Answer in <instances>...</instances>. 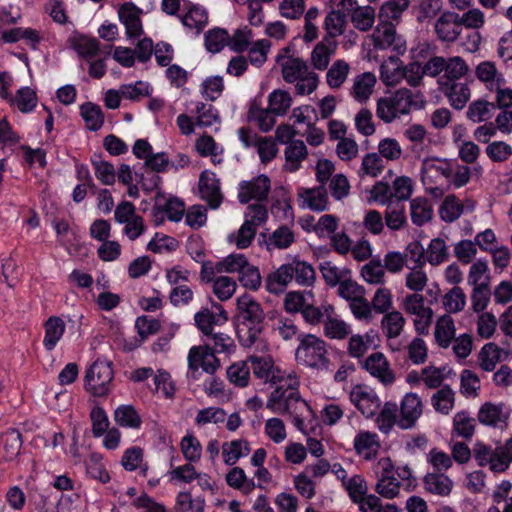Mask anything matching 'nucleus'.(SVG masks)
Here are the masks:
<instances>
[{
    "instance_id": "15",
    "label": "nucleus",
    "mask_w": 512,
    "mask_h": 512,
    "mask_svg": "<svg viewBox=\"0 0 512 512\" xmlns=\"http://www.w3.org/2000/svg\"><path fill=\"white\" fill-rule=\"evenodd\" d=\"M297 197L298 205L303 209L322 212L329 205L328 194L323 185L314 188L300 187L297 189Z\"/></svg>"
},
{
    "instance_id": "60",
    "label": "nucleus",
    "mask_w": 512,
    "mask_h": 512,
    "mask_svg": "<svg viewBox=\"0 0 512 512\" xmlns=\"http://www.w3.org/2000/svg\"><path fill=\"white\" fill-rule=\"evenodd\" d=\"M359 512H398L393 504L383 505L381 499L375 494H367L354 503Z\"/></svg>"
},
{
    "instance_id": "11",
    "label": "nucleus",
    "mask_w": 512,
    "mask_h": 512,
    "mask_svg": "<svg viewBox=\"0 0 512 512\" xmlns=\"http://www.w3.org/2000/svg\"><path fill=\"white\" fill-rule=\"evenodd\" d=\"M362 368L385 387L393 385L396 381V374L382 352L370 354L362 362Z\"/></svg>"
},
{
    "instance_id": "46",
    "label": "nucleus",
    "mask_w": 512,
    "mask_h": 512,
    "mask_svg": "<svg viewBox=\"0 0 512 512\" xmlns=\"http://www.w3.org/2000/svg\"><path fill=\"white\" fill-rule=\"evenodd\" d=\"M115 422L125 428L139 429L142 419L132 405H120L114 411Z\"/></svg>"
},
{
    "instance_id": "24",
    "label": "nucleus",
    "mask_w": 512,
    "mask_h": 512,
    "mask_svg": "<svg viewBox=\"0 0 512 512\" xmlns=\"http://www.w3.org/2000/svg\"><path fill=\"white\" fill-rule=\"evenodd\" d=\"M43 328V346L47 351H52L62 339L66 330V324L62 318L58 316H50L44 322Z\"/></svg>"
},
{
    "instance_id": "57",
    "label": "nucleus",
    "mask_w": 512,
    "mask_h": 512,
    "mask_svg": "<svg viewBox=\"0 0 512 512\" xmlns=\"http://www.w3.org/2000/svg\"><path fill=\"white\" fill-rule=\"evenodd\" d=\"M195 148L201 156H210L214 164L222 162V147H219L213 137L204 135L195 142Z\"/></svg>"
},
{
    "instance_id": "8",
    "label": "nucleus",
    "mask_w": 512,
    "mask_h": 512,
    "mask_svg": "<svg viewBox=\"0 0 512 512\" xmlns=\"http://www.w3.org/2000/svg\"><path fill=\"white\" fill-rule=\"evenodd\" d=\"M253 374L265 383L280 386L288 380V376H294V371L281 370L274 365L270 357L251 356L249 358Z\"/></svg>"
},
{
    "instance_id": "47",
    "label": "nucleus",
    "mask_w": 512,
    "mask_h": 512,
    "mask_svg": "<svg viewBox=\"0 0 512 512\" xmlns=\"http://www.w3.org/2000/svg\"><path fill=\"white\" fill-rule=\"evenodd\" d=\"M295 241V235L291 228L286 225L278 227L272 232L266 241L268 250L287 249Z\"/></svg>"
},
{
    "instance_id": "27",
    "label": "nucleus",
    "mask_w": 512,
    "mask_h": 512,
    "mask_svg": "<svg viewBox=\"0 0 512 512\" xmlns=\"http://www.w3.org/2000/svg\"><path fill=\"white\" fill-rule=\"evenodd\" d=\"M383 216L385 225L391 231L402 230L408 224L405 203L399 200H394L386 205Z\"/></svg>"
},
{
    "instance_id": "6",
    "label": "nucleus",
    "mask_w": 512,
    "mask_h": 512,
    "mask_svg": "<svg viewBox=\"0 0 512 512\" xmlns=\"http://www.w3.org/2000/svg\"><path fill=\"white\" fill-rule=\"evenodd\" d=\"M112 379L111 362L97 359L86 371L85 389L94 396H105L110 391Z\"/></svg>"
},
{
    "instance_id": "44",
    "label": "nucleus",
    "mask_w": 512,
    "mask_h": 512,
    "mask_svg": "<svg viewBox=\"0 0 512 512\" xmlns=\"http://www.w3.org/2000/svg\"><path fill=\"white\" fill-rule=\"evenodd\" d=\"M290 263L292 276L301 286H312L316 280V273L313 266L298 258L293 259Z\"/></svg>"
},
{
    "instance_id": "26",
    "label": "nucleus",
    "mask_w": 512,
    "mask_h": 512,
    "mask_svg": "<svg viewBox=\"0 0 512 512\" xmlns=\"http://www.w3.org/2000/svg\"><path fill=\"white\" fill-rule=\"evenodd\" d=\"M403 61L394 56L386 58L380 65V80L386 86H396L402 82Z\"/></svg>"
},
{
    "instance_id": "1",
    "label": "nucleus",
    "mask_w": 512,
    "mask_h": 512,
    "mask_svg": "<svg viewBox=\"0 0 512 512\" xmlns=\"http://www.w3.org/2000/svg\"><path fill=\"white\" fill-rule=\"evenodd\" d=\"M420 175L425 191L434 198H441L445 186L460 188L466 185L471 170L455 159L427 157L422 160Z\"/></svg>"
},
{
    "instance_id": "13",
    "label": "nucleus",
    "mask_w": 512,
    "mask_h": 512,
    "mask_svg": "<svg viewBox=\"0 0 512 512\" xmlns=\"http://www.w3.org/2000/svg\"><path fill=\"white\" fill-rule=\"evenodd\" d=\"M188 366L193 372L202 368L204 372L213 374L219 368L220 361L209 344L205 343V345L194 346L189 350Z\"/></svg>"
},
{
    "instance_id": "39",
    "label": "nucleus",
    "mask_w": 512,
    "mask_h": 512,
    "mask_svg": "<svg viewBox=\"0 0 512 512\" xmlns=\"http://www.w3.org/2000/svg\"><path fill=\"white\" fill-rule=\"evenodd\" d=\"M455 324L449 315H443L436 321L434 336L436 343L442 348H448L455 338Z\"/></svg>"
},
{
    "instance_id": "50",
    "label": "nucleus",
    "mask_w": 512,
    "mask_h": 512,
    "mask_svg": "<svg viewBox=\"0 0 512 512\" xmlns=\"http://www.w3.org/2000/svg\"><path fill=\"white\" fill-rule=\"evenodd\" d=\"M291 106L292 97L290 93L285 90H273L268 95V108L277 116L286 115Z\"/></svg>"
},
{
    "instance_id": "36",
    "label": "nucleus",
    "mask_w": 512,
    "mask_h": 512,
    "mask_svg": "<svg viewBox=\"0 0 512 512\" xmlns=\"http://www.w3.org/2000/svg\"><path fill=\"white\" fill-rule=\"evenodd\" d=\"M409 208L411 221L416 226H423L433 218V207L424 197L411 199Z\"/></svg>"
},
{
    "instance_id": "3",
    "label": "nucleus",
    "mask_w": 512,
    "mask_h": 512,
    "mask_svg": "<svg viewBox=\"0 0 512 512\" xmlns=\"http://www.w3.org/2000/svg\"><path fill=\"white\" fill-rule=\"evenodd\" d=\"M237 337L239 343L246 348L251 347L259 339L263 331L265 312L261 304L249 294L236 299Z\"/></svg>"
},
{
    "instance_id": "20",
    "label": "nucleus",
    "mask_w": 512,
    "mask_h": 512,
    "mask_svg": "<svg viewBox=\"0 0 512 512\" xmlns=\"http://www.w3.org/2000/svg\"><path fill=\"white\" fill-rule=\"evenodd\" d=\"M380 446L378 435L370 431H359L353 440V447L356 454L366 461H371L376 458Z\"/></svg>"
},
{
    "instance_id": "45",
    "label": "nucleus",
    "mask_w": 512,
    "mask_h": 512,
    "mask_svg": "<svg viewBox=\"0 0 512 512\" xmlns=\"http://www.w3.org/2000/svg\"><path fill=\"white\" fill-rule=\"evenodd\" d=\"M375 336L376 335L373 330L368 331L364 335H352L348 341V354L353 358L363 357L369 350L371 344L374 343Z\"/></svg>"
},
{
    "instance_id": "52",
    "label": "nucleus",
    "mask_w": 512,
    "mask_h": 512,
    "mask_svg": "<svg viewBox=\"0 0 512 512\" xmlns=\"http://www.w3.org/2000/svg\"><path fill=\"white\" fill-rule=\"evenodd\" d=\"M383 169L384 163L381 156L376 152L367 153L362 158L358 175L360 178L365 176L376 178L382 173Z\"/></svg>"
},
{
    "instance_id": "37",
    "label": "nucleus",
    "mask_w": 512,
    "mask_h": 512,
    "mask_svg": "<svg viewBox=\"0 0 512 512\" xmlns=\"http://www.w3.org/2000/svg\"><path fill=\"white\" fill-rule=\"evenodd\" d=\"M509 413L503 403L487 402L482 406V424L492 427H502L505 425Z\"/></svg>"
},
{
    "instance_id": "38",
    "label": "nucleus",
    "mask_w": 512,
    "mask_h": 512,
    "mask_svg": "<svg viewBox=\"0 0 512 512\" xmlns=\"http://www.w3.org/2000/svg\"><path fill=\"white\" fill-rule=\"evenodd\" d=\"M351 71L350 64L344 59L335 60L327 68L326 83L331 89H339L346 82Z\"/></svg>"
},
{
    "instance_id": "48",
    "label": "nucleus",
    "mask_w": 512,
    "mask_h": 512,
    "mask_svg": "<svg viewBox=\"0 0 512 512\" xmlns=\"http://www.w3.org/2000/svg\"><path fill=\"white\" fill-rule=\"evenodd\" d=\"M80 113L86 127L91 131H98L104 124V115L100 106L87 102L80 106Z\"/></svg>"
},
{
    "instance_id": "18",
    "label": "nucleus",
    "mask_w": 512,
    "mask_h": 512,
    "mask_svg": "<svg viewBox=\"0 0 512 512\" xmlns=\"http://www.w3.org/2000/svg\"><path fill=\"white\" fill-rule=\"evenodd\" d=\"M199 192L201 198L208 203L210 208L217 209L223 200L220 183L215 173L204 171L199 178Z\"/></svg>"
},
{
    "instance_id": "7",
    "label": "nucleus",
    "mask_w": 512,
    "mask_h": 512,
    "mask_svg": "<svg viewBox=\"0 0 512 512\" xmlns=\"http://www.w3.org/2000/svg\"><path fill=\"white\" fill-rule=\"evenodd\" d=\"M381 19V23L376 26L371 35L373 46L380 50L391 49L396 54L403 55L407 50L406 41L396 33L392 23L394 20Z\"/></svg>"
},
{
    "instance_id": "41",
    "label": "nucleus",
    "mask_w": 512,
    "mask_h": 512,
    "mask_svg": "<svg viewBox=\"0 0 512 512\" xmlns=\"http://www.w3.org/2000/svg\"><path fill=\"white\" fill-rule=\"evenodd\" d=\"M351 333V326L339 318L335 309L327 316L324 322V334L330 339L342 340Z\"/></svg>"
},
{
    "instance_id": "63",
    "label": "nucleus",
    "mask_w": 512,
    "mask_h": 512,
    "mask_svg": "<svg viewBox=\"0 0 512 512\" xmlns=\"http://www.w3.org/2000/svg\"><path fill=\"white\" fill-rule=\"evenodd\" d=\"M248 264L247 258L241 253H232L216 263L217 273H240Z\"/></svg>"
},
{
    "instance_id": "59",
    "label": "nucleus",
    "mask_w": 512,
    "mask_h": 512,
    "mask_svg": "<svg viewBox=\"0 0 512 512\" xmlns=\"http://www.w3.org/2000/svg\"><path fill=\"white\" fill-rule=\"evenodd\" d=\"M424 265H415L409 268L405 275V286L413 293L422 292L428 283V276L423 270Z\"/></svg>"
},
{
    "instance_id": "49",
    "label": "nucleus",
    "mask_w": 512,
    "mask_h": 512,
    "mask_svg": "<svg viewBox=\"0 0 512 512\" xmlns=\"http://www.w3.org/2000/svg\"><path fill=\"white\" fill-rule=\"evenodd\" d=\"M442 91L448 97L451 106L457 110L464 108L470 99V89L463 83H452L445 86Z\"/></svg>"
},
{
    "instance_id": "19",
    "label": "nucleus",
    "mask_w": 512,
    "mask_h": 512,
    "mask_svg": "<svg viewBox=\"0 0 512 512\" xmlns=\"http://www.w3.org/2000/svg\"><path fill=\"white\" fill-rule=\"evenodd\" d=\"M141 14L142 10L132 3H125L120 7L118 15L121 23L125 26L127 38L132 39L142 35Z\"/></svg>"
},
{
    "instance_id": "32",
    "label": "nucleus",
    "mask_w": 512,
    "mask_h": 512,
    "mask_svg": "<svg viewBox=\"0 0 512 512\" xmlns=\"http://www.w3.org/2000/svg\"><path fill=\"white\" fill-rule=\"evenodd\" d=\"M319 271L327 286L337 287L346 278L350 277L352 271L345 266H337L330 260L322 261L319 264Z\"/></svg>"
},
{
    "instance_id": "4",
    "label": "nucleus",
    "mask_w": 512,
    "mask_h": 512,
    "mask_svg": "<svg viewBox=\"0 0 512 512\" xmlns=\"http://www.w3.org/2000/svg\"><path fill=\"white\" fill-rule=\"evenodd\" d=\"M424 99L421 93L408 88H400L380 97L376 102V116L385 124L410 114L413 108H422Z\"/></svg>"
},
{
    "instance_id": "29",
    "label": "nucleus",
    "mask_w": 512,
    "mask_h": 512,
    "mask_svg": "<svg viewBox=\"0 0 512 512\" xmlns=\"http://www.w3.org/2000/svg\"><path fill=\"white\" fill-rule=\"evenodd\" d=\"M180 20L184 27L200 34L208 24V12L198 4H191Z\"/></svg>"
},
{
    "instance_id": "23",
    "label": "nucleus",
    "mask_w": 512,
    "mask_h": 512,
    "mask_svg": "<svg viewBox=\"0 0 512 512\" xmlns=\"http://www.w3.org/2000/svg\"><path fill=\"white\" fill-rule=\"evenodd\" d=\"M250 451V443L243 438L224 442L221 446L223 462L229 466L235 465L241 458L248 456Z\"/></svg>"
},
{
    "instance_id": "35",
    "label": "nucleus",
    "mask_w": 512,
    "mask_h": 512,
    "mask_svg": "<svg viewBox=\"0 0 512 512\" xmlns=\"http://www.w3.org/2000/svg\"><path fill=\"white\" fill-rule=\"evenodd\" d=\"M467 70L468 67L461 57L455 56L446 58L444 72L439 80L441 89H444L445 86H449L452 83H456L455 81L463 77Z\"/></svg>"
},
{
    "instance_id": "61",
    "label": "nucleus",
    "mask_w": 512,
    "mask_h": 512,
    "mask_svg": "<svg viewBox=\"0 0 512 512\" xmlns=\"http://www.w3.org/2000/svg\"><path fill=\"white\" fill-rule=\"evenodd\" d=\"M237 289L236 281L228 276H218L213 280L212 291L220 301L232 298Z\"/></svg>"
},
{
    "instance_id": "22",
    "label": "nucleus",
    "mask_w": 512,
    "mask_h": 512,
    "mask_svg": "<svg viewBox=\"0 0 512 512\" xmlns=\"http://www.w3.org/2000/svg\"><path fill=\"white\" fill-rule=\"evenodd\" d=\"M307 156L308 149L302 140L289 142L284 150V170L291 173L298 171Z\"/></svg>"
},
{
    "instance_id": "25",
    "label": "nucleus",
    "mask_w": 512,
    "mask_h": 512,
    "mask_svg": "<svg viewBox=\"0 0 512 512\" xmlns=\"http://www.w3.org/2000/svg\"><path fill=\"white\" fill-rule=\"evenodd\" d=\"M377 78L372 72H364L354 77L350 90L351 96L358 102H366L374 91Z\"/></svg>"
},
{
    "instance_id": "16",
    "label": "nucleus",
    "mask_w": 512,
    "mask_h": 512,
    "mask_svg": "<svg viewBox=\"0 0 512 512\" xmlns=\"http://www.w3.org/2000/svg\"><path fill=\"white\" fill-rule=\"evenodd\" d=\"M213 307L216 308L217 312H213L205 308L194 315V321L197 328L206 337L212 336L215 325H222L228 320L227 312L222 305L219 303H213Z\"/></svg>"
},
{
    "instance_id": "17",
    "label": "nucleus",
    "mask_w": 512,
    "mask_h": 512,
    "mask_svg": "<svg viewBox=\"0 0 512 512\" xmlns=\"http://www.w3.org/2000/svg\"><path fill=\"white\" fill-rule=\"evenodd\" d=\"M434 30L439 40L454 42L461 33L460 15L450 11L442 13L434 23Z\"/></svg>"
},
{
    "instance_id": "53",
    "label": "nucleus",
    "mask_w": 512,
    "mask_h": 512,
    "mask_svg": "<svg viewBox=\"0 0 512 512\" xmlns=\"http://www.w3.org/2000/svg\"><path fill=\"white\" fill-rule=\"evenodd\" d=\"M204 44L207 51L219 53L225 46H229V34L223 28H213L204 35Z\"/></svg>"
},
{
    "instance_id": "12",
    "label": "nucleus",
    "mask_w": 512,
    "mask_h": 512,
    "mask_svg": "<svg viewBox=\"0 0 512 512\" xmlns=\"http://www.w3.org/2000/svg\"><path fill=\"white\" fill-rule=\"evenodd\" d=\"M270 189L269 177L260 174L251 180L239 183L237 198L242 204H247L250 201L262 202L267 199Z\"/></svg>"
},
{
    "instance_id": "55",
    "label": "nucleus",
    "mask_w": 512,
    "mask_h": 512,
    "mask_svg": "<svg viewBox=\"0 0 512 512\" xmlns=\"http://www.w3.org/2000/svg\"><path fill=\"white\" fill-rule=\"evenodd\" d=\"M226 482L231 488L241 490L245 494L251 493L255 488L254 481L249 479L245 471L237 466L226 474Z\"/></svg>"
},
{
    "instance_id": "30",
    "label": "nucleus",
    "mask_w": 512,
    "mask_h": 512,
    "mask_svg": "<svg viewBox=\"0 0 512 512\" xmlns=\"http://www.w3.org/2000/svg\"><path fill=\"white\" fill-rule=\"evenodd\" d=\"M405 324L403 314L398 310H392L382 317L380 328L386 340H395L404 331Z\"/></svg>"
},
{
    "instance_id": "42",
    "label": "nucleus",
    "mask_w": 512,
    "mask_h": 512,
    "mask_svg": "<svg viewBox=\"0 0 512 512\" xmlns=\"http://www.w3.org/2000/svg\"><path fill=\"white\" fill-rule=\"evenodd\" d=\"M423 482L428 492L443 497L448 496L453 487L452 480L444 474L428 473Z\"/></svg>"
},
{
    "instance_id": "9",
    "label": "nucleus",
    "mask_w": 512,
    "mask_h": 512,
    "mask_svg": "<svg viewBox=\"0 0 512 512\" xmlns=\"http://www.w3.org/2000/svg\"><path fill=\"white\" fill-rule=\"evenodd\" d=\"M351 403L366 418L377 414L381 406V401L373 388L365 384H357L352 387L349 393Z\"/></svg>"
},
{
    "instance_id": "54",
    "label": "nucleus",
    "mask_w": 512,
    "mask_h": 512,
    "mask_svg": "<svg viewBox=\"0 0 512 512\" xmlns=\"http://www.w3.org/2000/svg\"><path fill=\"white\" fill-rule=\"evenodd\" d=\"M227 413L221 407L210 406L200 409L194 419V423L198 427H204L209 424H220L226 420Z\"/></svg>"
},
{
    "instance_id": "14",
    "label": "nucleus",
    "mask_w": 512,
    "mask_h": 512,
    "mask_svg": "<svg viewBox=\"0 0 512 512\" xmlns=\"http://www.w3.org/2000/svg\"><path fill=\"white\" fill-rule=\"evenodd\" d=\"M398 409V412H400L398 426L404 430L411 429L422 415V400L416 393H407L402 398Z\"/></svg>"
},
{
    "instance_id": "56",
    "label": "nucleus",
    "mask_w": 512,
    "mask_h": 512,
    "mask_svg": "<svg viewBox=\"0 0 512 512\" xmlns=\"http://www.w3.org/2000/svg\"><path fill=\"white\" fill-rule=\"evenodd\" d=\"M448 247L446 242L441 238H434L430 241L426 252V262L432 266H438L448 259Z\"/></svg>"
},
{
    "instance_id": "33",
    "label": "nucleus",
    "mask_w": 512,
    "mask_h": 512,
    "mask_svg": "<svg viewBox=\"0 0 512 512\" xmlns=\"http://www.w3.org/2000/svg\"><path fill=\"white\" fill-rule=\"evenodd\" d=\"M22 445L21 434L9 430L0 436V462L12 461L19 454Z\"/></svg>"
},
{
    "instance_id": "58",
    "label": "nucleus",
    "mask_w": 512,
    "mask_h": 512,
    "mask_svg": "<svg viewBox=\"0 0 512 512\" xmlns=\"http://www.w3.org/2000/svg\"><path fill=\"white\" fill-rule=\"evenodd\" d=\"M454 400V391L448 385H445L432 396L431 403L437 412L446 415L453 409Z\"/></svg>"
},
{
    "instance_id": "34",
    "label": "nucleus",
    "mask_w": 512,
    "mask_h": 512,
    "mask_svg": "<svg viewBox=\"0 0 512 512\" xmlns=\"http://www.w3.org/2000/svg\"><path fill=\"white\" fill-rule=\"evenodd\" d=\"M292 280L290 263H286L267 276L265 286L270 293L279 294L285 290Z\"/></svg>"
},
{
    "instance_id": "28",
    "label": "nucleus",
    "mask_w": 512,
    "mask_h": 512,
    "mask_svg": "<svg viewBox=\"0 0 512 512\" xmlns=\"http://www.w3.org/2000/svg\"><path fill=\"white\" fill-rule=\"evenodd\" d=\"M278 62L281 65L282 77L287 83H294L309 71L306 62L299 57L279 56Z\"/></svg>"
},
{
    "instance_id": "40",
    "label": "nucleus",
    "mask_w": 512,
    "mask_h": 512,
    "mask_svg": "<svg viewBox=\"0 0 512 512\" xmlns=\"http://www.w3.org/2000/svg\"><path fill=\"white\" fill-rule=\"evenodd\" d=\"M360 275L366 283L371 285H384L386 283V271L379 258H372L363 265Z\"/></svg>"
},
{
    "instance_id": "31",
    "label": "nucleus",
    "mask_w": 512,
    "mask_h": 512,
    "mask_svg": "<svg viewBox=\"0 0 512 512\" xmlns=\"http://www.w3.org/2000/svg\"><path fill=\"white\" fill-rule=\"evenodd\" d=\"M337 42L334 40H323L316 44L311 53L312 66L320 71L326 70L331 57L335 54Z\"/></svg>"
},
{
    "instance_id": "43",
    "label": "nucleus",
    "mask_w": 512,
    "mask_h": 512,
    "mask_svg": "<svg viewBox=\"0 0 512 512\" xmlns=\"http://www.w3.org/2000/svg\"><path fill=\"white\" fill-rule=\"evenodd\" d=\"M398 406L395 402H386L376 417V426L380 432L388 434L394 425H398Z\"/></svg>"
},
{
    "instance_id": "62",
    "label": "nucleus",
    "mask_w": 512,
    "mask_h": 512,
    "mask_svg": "<svg viewBox=\"0 0 512 512\" xmlns=\"http://www.w3.org/2000/svg\"><path fill=\"white\" fill-rule=\"evenodd\" d=\"M463 213V204L454 195L447 196L439 208L440 218L448 223L457 220Z\"/></svg>"
},
{
    "instance_id": "2",
    "label": "nucleus",
    "mask_w": 512,
    "mask_h": 512,
    "mask_svg": "<svg viewBox=\"0 0 512 512\" xmlns=\"http://www.w3.org/2000/svg\"><path fill=\"white\" fill-rule=\"evenodd\" d=\"M298 376H288V380L277 386L269 395L266 408L271 412L288 416L297 430L305 433L304 422L313 417L310 405L301 397Z\"/></svg>"
},
{
    "instance_id": "10",
    "label": "nucleus",
    "mask_w": 512,
    "mask_h": 512,
    "mask_svg": "<svg viewBox=\"0 0 512 512\" xmlns=\"http://www.w3.org/2000/svg\"><path fill=\"white\" fill-rule=\"evenodd\" d=\"M338 6L346 11L354 28L369 31L375 23V9L370 5H359L357 0H340Z\"/></svg>"
},
{
    "instance_id": "5",
    "label": "nucleus",
    "mask_w": 512,
    "mask_h": 512,
    "mask_svg": "<svg viewBox=\"0 0 512 512\" xmlns=\"http://www.w3.org/2000/svg\"><path fill=\"white\" fill-rule=\"evenodd\" d=\"M299 344L295 351L297 363L312 370H330L328 344L314 334L298 335Z\"/></svg>"
},
{
    "instance_id": "21",
    "label": "nucleus",
    "mask_w": 512,
    "mask_h": 512,
    "mask_svg": "<svg viewBox=\"0 0 512 512\" xmlns=\"http://www.w3.org/2000/svg\"><path fill=\"white\" fill-rule=\"evenodd\" d=\"M347 27V13L337 5L325 16L323 28L326 32L325 40H334L344 34Z\"/></svg>"
},
{
    "instance_id": "64",
    "label": "nucleus",
    "mask_w": 512,
    "mask_h": 512,
    "mask_svg": "<svg viewBox=\"0 0 512 512\" xmlns=\"http://www.w3.org/2000/svg\"><path fill=\"white\" fill-rule=\"evenodd\" d=\"M275 114L269 108L263 109L252 107L249 111V120L256 123L258 128L263 132H269L275 125Z\"/></svg>"
},
{
    "instance_id": "51",
    "label": "nucleus",
    "mask_w": 512,
    "mask_h": 512,
    "mask_svg": "<svg viewBox=\"0 0 512 512\" xmlns=\"http://www.w3.org/2000/svg\"><path fill=\"white\" fill-rule=\"evenodd\" d=\"M512 463V438L507 440L503 446L496 449V452L489 459L490 469L494 472H503Z\"/></svg>"
}]
</instances>
